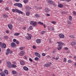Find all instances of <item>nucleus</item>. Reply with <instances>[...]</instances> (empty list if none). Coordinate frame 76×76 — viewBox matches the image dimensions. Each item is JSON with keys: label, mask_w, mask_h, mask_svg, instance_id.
<instances>
[{"label": "nucleus", "mask_w": 76, "mask_h": 76, "mask_svg": "<svg viewBox=\"0 0 76 76\" xmlns=\"http://www.w3.org/2000/svg\"><path fill=\"white\" fill-rule=\"evenodd\" d=\"M35 54L36 57H39V58H40V57H41V55H40V54H39V53L35 52Z\"/></svg>", "instance_id": "0eeeda50"}, {"label": "nucleus", "mask_w": 76, "mask_h": 76, "mask_svg": "<svg viewBox=\"0 0 76 76\" xmlns=\"http://www.w3.org/2000/svg\"><path fill=\"white\" fill-rule=\"evenodd\" d=\"M23 1L25 4H26V3H27L28 2V0H23Z\"/></svg>", "instance_id": "c85d7f7f"}, {"label": "nucleus", "mask_w": 76, "mask_h": 76, "mask_svg": "<svg viewBox=\"0 0 76 76\" xmlns=\"http://www.w3.org/2000/svg\"><path fill=\"white\" fill-rule=\"evenodd\" d=\"M34 59L36 61L39 60V58L37 57H35Z\"/></svg>", "instance_id": "a19ab883"}, {"label": "nucleus", "mask_w": 76, "mask_h": 76, "mask_svg": "<svg viewBox=\"0 0 76 76\" xmlns=\"http://www.w3.org/2000/svg\"><path fill=\"white\" fill-rule=\"evenodd\" d=\"M4 73H5V74H7V75H8V74H9V73H8V72L7 71V70L6 69L5 70Z\"/></svg>", "instance_id": "bb28decb"}, {"label": "nucleus", "mask_w": 76, "mask_h": 76, "mask_svg": "<svg viewBox=\"0 0 76 76\" xmlns=\"http://www.w3.org/2000/svg\"><path fill=\"white\" fill-rule=\"evenodd\" d=\"M66 58H64L63 60V62H66Z\"/></svg>", "instance_id": "de8ad7c7"}, {"label": "nucleus", "mask_w": 76, "mask_h": 76, "mask_svg": "<svg viewBox=\"0 0 76 76\" xmlns=\"http://www.w3.org/2000/svg\"><path fill=\"white\" fill-rule=\"evenodd\" d=\"M9 31L8 30H7L6 31V33H7V34H9Z\"/></svg>", "instance_id": "4d7b16f0"}, {"label": "nucleus", "mask_w": 76, "mask_h": 76, "mask_svg": "<svg viewBox=\"0 0 76 76\" xmlns=\"http://www.w3.org/2000/svg\"><path fill=\"white\" fill-rule=\"evenodd\" d=\"M7 52L6 53V55H8L9 53L10 54H12V53L13 52L12 51L10 50L9 49H8L7 50Z\"/></svg>", "instance_id": "20e7f679"}, {"label": "nucleus", "mask_w": 76, "mask_h": 76, "mask_svg": "<svg viewBox=\"0 0 76 76\" xmlns=\"http://www.w3.org/2000/svg\"><path fill=\"white\" fill-rule=\"evenodd\" d=\"M26 16H29V15H30V12H26Z\"/></svg>", "instance_id": "2f4dec72"}, {"label": "nucleus", "mask_w": 76, "mask_h": 76, "mask_svg": "<svg viewBox=\"0 0 76 76\" xmlns=\"http://www.w3.org/2000/svg\"><path fill=\"white\" fill-rule=\"evenodd\" d=\"M29 60L30 61H31V62H32V61H33V60H32V59L31 58H29Z\"/></svg>", "instance_id": "8fccbe9b"}, {"label": "nucleus", "mask_w": 76, "mask_h": 76, "mask_svg": "<svg viewBox=\"0 0 76 76\" xmlns=\"http://www.w3.org/2000/svg\"><path fill=\"white\" fill-rule=\"evenodd\" d=\"M61 14H62L63 15H64V14H65V12H62Z\"/></svg>", "instance_id": "13d9d810"}, {"label": "nucleus", "mask_w": 76, "mask_h": 76, "mask_svg": "<svg viewBox=\"0 0 76 76\" xmlns=\"http://www.w3.org/2000/svg\"><path fill=\"white\" fill-rule=\"evenodd\" d=\"M70 53V50H68L67 51V53Z\"/></svg>", "instance_id": "680f3d73"}, {"label": "nucleus", "mask_w": 76, "mask_h": 76, "mask_svg": "<svg viewBox=\"0 0 76 76\" xmlns=\"http://www.w3.org/2000/svg\"><path fill=\"white\" fill-rule=\"evenodd\" d=\"M72 62V61L70 60H69L68 61V62L69 63H71Z\"/></svg>", "instance_id": "a18cd8bd"}, {"label": "nucleus", "mask_w": 76, "mask_h": 76, "mask_svg": "<svg viewBox=\"0 0 76 76\" xmlns=\"http://www.w3.org/2000/svg\"><path fill=\"white\" fill-rule=\"evenodd\" d=\"M3 46V43L0 42V47L2 48V46Z\"/></svg>", "instance_id": "37998d69"}, {"label": "nucleus", "mask_w": 76, "mask_h": 76, "mask_svg": "<svg viewBox=\"0 0 76 76\" xmlns=\"http://www.w3.org/2000/svg\"><path fill=\"white\" fill-rule=\"evenodd\" d=\"M44 67H50V65L49 64H46L44 65Z\"/></svg>", "instance_id": "f3484780"}, {"label": "nucleus", "mask_w": 76, "mask_h": 76, "mask_svg": "<svg viewBox=\"0 0 76 76\" xmlns=\"http://www.w3.org/2000/svg\"><path fill=\"white\" fill-rule=\"evenodd\" d=\"M20 64L21 65H25V62H24V61H20Z\"/></svg>", "instance_id": "412c9836"}, {"label": "nucleus", "mask_w": 76, "mask_h": 76, "mask_svg": "<svg viewBox=\"0 0 76 76\" xmlns=\"http://www.w3.org/2000/svg\"><path fill=\"white\" fill-rule=\"evenodd\" d=\"M8 26L9 28V29H12V28H13V26L11 24L8 25Z\"/></svg>", "instance_id": "4468645a"}, {"label": "nucleus", "mask_w": 76, "mask_h": 76, "mask_svg": "<svg viewBox=\"0 0 76 76\" xmlns=\"http://www.w3.org/2000/svg\"><path fill=\"white\" fill-rule=\"evenodd\" d=\"M26 9H29V10H30V9H31V8L29 7H26Z\"/></svg>", "instance_id": "ea45409f"}, {"label": "nucleus", "mask_w": 76, "mask_h": 76, "mask_svg": "<svg viewBox=\"0 0 76 76\" xmlns=\"http://www.w3.org/2000/svg\"><path fill=\"white\" fill-rule=\"evenodd\" d=\"M49 41L50 42V43L51 42V39H49Z\"/></svg>", "instance_id": "052dcab7"}, {"label": "nucleus", "mask_w": 76, "mask_h": 76, "mask_svg": "<svg viewBox=\"0 0 76 76\" xmlns=\"http://www.w3.org/2000/svg\"><path fill=\"white\" fill-rule=\"evenodd\" d=\"M42 55L43 56H45V53H43L42 54Z\"/></svg>", "instance_id": "5fc2aeb1"}, {"label": "nucleus", "mask_w": 76, "mask_h": 76, "mask_svg": "<svg viewBox=\"0 0 76 76\" xmlns=\"http://www.w3.org/2000/svg\"><path fill=\"white\" fill-rule=\"evenodd\" d=\"M45 32H46V31H42V32H41V34H42V35H44V33Z\"/></svg>", "instance_id": "72a5a7b5"}, {"label": "nucleus", "mask_w": 76, "mask_h": 76, "mask_svg": "<svg viewBox=\"0 0 76 76\" xmlns=\"http://www.w3.org/2000/svg\"><path fill=\"white\" fill-rule=\"evenodd\" d=\"M52 58L53 59H54L55 60H58V58H55V57H52Z\"/></svg>", "instance_id": "49530a36"}, {"label": "nucleus", "mask_w": 76, "mask_h": 76, "mask_svg": "<svg viewBox=\"0 0 76 76\" xmlns=\"http://www.w3.org/2000/svg\"><path fill=\"white\" fill-rule=\"evenodd\" d=\"M27 35H28V36L26 37V38L27 39L29 40V39H31V38H32V35L31 34H29L28 33H27Z\"/></svg>", "instance_id": "7ed1b4c3"}, {"label": "nucleus", "mask_w": 76, "mask_h": 76, "mask_svg": "<svg viewBox=\"0 0 76 76\" xmlns=\"http://www.w3.org/2000/svg\"><path fill=\"white\" fill-rule=\"evenodd\" d=\"M11 47H15L16 46V44L14 42H12L11 44Z\"/></svg>", "instance_id": "dca6fc26"}, {"label": "nucleus", "mask_w": 76, "mask_h": 76, "mask_svg": "<svg viewBox=\"0 0 76 76\" xmlns=\"http://www.w3.org/2000/svg\"><path fill=\"white\" fill-rule=\"evenodd\" d=\"M73 12L74 15H76V12H75V11H73Z\"/></svg>", "instance_id": "864d4df0"}, {"label": "nucleus", "mask_w": 76, "mask_h": 76, "mask_svg": "<svg viewBox=\"0 0 76 76\" xmlns=\"http://www.w3.org/2000/svg\"><path fill=\"white\" fill-rule=\"evenodd\" d=\"M51 23H52V24H55L56 23V22L55 21H53L51 22Z\"/></svg>", "instance_id": "58836bf2"}, {"label": "nucleus", "mask_w": 76, "mask_h": 76, "mask_svg": "<svg viewBox=\"0 0 76 76\" xmlns=\"http://www.w3.org/2000/svg\"><path fill=\"white\" fill-rule=\"evenodd\" d=\"M18 4H19V3H16L15 4H14V6L18 7Z\"/></svg>", "instance_id": "e433bc0d"}, {"label": "nucleus", "mask_w": 76, "mask_h": 76, "mask_svg": "<svg viewBox=\"0 0 76 76\" xmlns=\"http://www.w3.org/2000/svg\"><path fill=\"white\" fill-rule=\"evenodd\" d=\"M34 7L36 9H41V8H39L38 7L36 6H34Z\"/></svg>", "instance_id": "f704fd0d"}, {"label": "nucleus", "mask_w": 76, "mask_h": 76, "mask_svg": "<svg viewBox=\"0 0 76 76\" xmlns=\"http://www.w3.org/2000/svg\"><path fill=\"white\" fill-rule=\"evenodd\" d=\"M0 75L1 76H5V74L4 73L2 72L1 73H0Z\"/></svg>", "instance_id": "a878e982"}, {"label": "nucleus", "mask_w": 76, "mask_h": 76, "mask_svg": "<svg viewBox=\"0 0 76 76\" xmlns=\"http://www.w3.org/2000/svg\"><path fill=\"white\" fill-rule=\"evenodd\" d=\"M58 7L60 8H62L63 7V5L62 4H59L58 5Z\"/></svg>", "instance_id": "6ab92c4d"}, {"label": "nucleus", "mask_w": 76, "mask_h": 76, "mask_svg": "<svg viewBox=\"0 0 76 76\" xmlns=\"http://www.w3.org/2000/svg\"><path fill=\"white\" fill-rule=\"evenodd\" d=\"M29 29H30V30H32V29H33V27H32V26H30L29 27Z\"/></svg>", "instance_id": "4c0bfd02"}, {"label": "nucleus", "mask_w": 76, "mask_h": 76, "mask_svg": "<svg viewBox=\"0 0 76 76\" xmlns=\"http://www.w3.org/2000/svg\"><path fill=\"white\" fill-rule=\"evenodd\" d=\"M35 16L36 18H39V15L37 14H36L35 15Z\"/></svg>", "instance_id": "cd10ccee"}, {"label": "nucleus", "mask_w": 76, "mask_h": 76, "mask_svg": "<svg viewBox=\"0 0 76 76\" xmlns=\"http://www.w3.org/2000/svg\"><path fill=\"white\" fill-rule=\"evenodd\" d=\"M12 11L13 12H15L18 13H19V14H22V15L23 14V12L17 9H13L12 10Z\"/></svg>", "instance_id": "f03ea898"}, {"label": "nucleus", "mask_w": 76, "mask_h": 76, "mask_svg": "<svg viewBox=\"0 0 76 76\" xmlns=\"http://www.w3.org/2000/svg\"><path fill=\"white\" fill-rule=\"evenodd\" d=\"M15 1L17 2H18L20 1V0H15Z\"/></svg>", "instance_id": "0e129e2a"}, {"label": "nucleus", "mask_w": 76, "mask_h": 76, "mask_svg": "<svg viewBox=\"0 0 76 76\" xmlns=\"http://www.w3.org/2000/svg\"><path fill=\"white\" fill-rule=\"evenodd\" d=\"M12 67H13V68H16V67H17V66H16V65H15L14 64H12Z\"/></svg>", "instance_id": "4be33fe9"}, {"label": "nucleus", "mask_w": 76, "mask_h": 76, "mask_svg": "<svg viewBox=\"0 0 76 76\" xmlns=\"http://www.w3.org/2000/svg\"><path fill=\"white\" fill-rule=\"evenodd\" d=\"M46 15L47 16H50V15L48 14H46Z\"/></svg>", "instance_id": "e2e57ef3"}, {"label": "nucleus", "mask_w": 76, "mask_h": 76, "mask_svg": "<svg viewBox=\"0 0 76 76\" xmlns=\"http://www.w3.org/2000/svg\"><path fill=\"white\" fill-rule=\"evenodd\" d=\"M57 43L58 44V47H59L58 48V50H61V49H62L63 45H64V43L60 42H57Z\"/></svg>", "instance_id": "f257e3e1"}, {"label": "nucleus", "mask_w": 76, "mask_h": 76, "mask_svg": "<svg viewBox=\"0 0 76 76\" xmlns=\"http://www.w3.org/2000/svg\"><path fill=\"white\" fill-rule=\"evenodd\" d=\"M16 43L17 44H19V42L18 40L16 41Z\"/></svg>", "instance_id": "09e8293b"}, {"label": "nucleus", "mask_w": 76, "mask_h": 76, "mask_svg": "<svg viewBox=\"0 0 76 76\" xmlns=\"http://www.w3.org/2000/svg\"><path fill=\"white\" fill-rule=\"evenodd\" d=\"M76 41L72 42L71 43V45L72 46H75V45H76Z\"/></svg>", "instance_id": "6e6552de"}, {"label": "nucleus", "mask_w": 76, "mask_h": 76, "mask_svg": "<svg viewBox=\"0 0 76 76\" xmlns=\"http://www.w3.org/2000/svg\"><path fill=\"white\" fill-rule=\"evenodd\" d=\"M23 69L25 71H28L29 70V69L26 66H24L23 67Z\"/></svg>", "instance_id": "9d476101"}, {"label": "nucleus", "mask_w": 76, "mask_h": 76, "mask_svg": "<svg viewBox=\"0 0 76 76\" xmlns=\"http://www.w3.org/2000/svg\"><path fill=\"white\" fill-rule=\"evenodd\" d=\"M67 23L69 24V25H71L72 24V23L70 22V21L69 20H68L67 21Z\"/></svg>", "instance_id": "7c9ffc66"}, {"label": "nucleus", "mask_w": 76, "mask_h": 76, "mask_svg": "<svg viewBox=\"0 0 76 76\" xmlns=\"http://www.w3.org/2000/svg\"><path fill=\"white\" fill-rule=\"evenodd\" d=\"M8 17V16L7 15L4 14L3 15V18H7Z\"/></svg>", "instance_id": "393cba45"}, {"label": "nucleus", "mask_w": 76, "mask_h": 76, "mask_svg": "<svg viewBox=\"0 0 76 76\" xmlns=\"http://www.w3.org/2000/svg\"><path fill=\"white\" fill-rule=\"evenodd\" d=\"M22 4H21L20 3H18V7H22Z\"/></svg>", "instance_id": "a211bd4d"}, {"label": "nucleus", "mask_w": 76, "mask_h": 76, "mask_svg": "<svg viewBox=\"0 0 76 76\" xmlns=\"http://www.w3.org/2000/svg\"><path fill=\"white\" fill-rule=\"evenodd\" d=\"M51 29L53 30V31H54V27H52Z\"/></svg>", "instance_id": "69168bd1"}, {"label": "nucleus", "mask_w": 76, "mask_h": 76, "mask_svg": "<svg viewBox=\"0 0 76 76\" xmlns=\"http://www.w3.org/2000/svg\"><path fill=\"white\" fill-rule=\"evenodd\" d=\"M50 11V9L48 8H46L45 9V12H47V13L48 12H49Z\"/></svg>", "instance_id": "2eb2a0df"}, {"label": "nucleus", "mask_w": 76, "mask_h": 76, "mask_svg": "<svg viewBox=\"0 0 76 76\" xmlns=\"http://www.w3.org/2000/svg\"><path fill=\"white\" fill-rule=\"evenodd\" d=\"M5 10H9V9L7 8V7H6L5 8Z\"/></svg>", "instance_id": "6e6d98bb"}, {"label": "nucleus", "mask_w": 76, "mask_h": 76, "mask_svg": "<svg viewBox=\"0 0 76 76\" xmlns=\"http://www.w3.org/2000/svg\"><path fill=\"white\" fill-rule=\"evenodd\" d=\"M36 42L37 44H39L41 42V39H37L36 40Z\"/></svg>", "instance_id": "9b49d317"}, {"label": "nucleus", "mask_w": 76, "mask_h": 76, "mask_svg": "<svg viewBox=\"0 0 76 76\" xmlns=\"http://www.w3.org/2000/svg\"><path fill=\"white\" fill-rule=\"evenodd\" d=\"M25 48V47H20L19 48V49L20 50H23V49H24Z\"/></svg>", "instance_id": "aec40b11"}, {"label": "nucleus", "mask_w": 76, "mask_h": 76, "mask_svg": "<svg viewBox=\"0 0 76 76\" xmlns=\"http://www.w3.org/2000/svg\"><path fill=\"white\" fill-rule=\"evenodd\" d=\"M38 24H40V25H43V24H44L43 23L41 22L40 21L38 22Z\"/></svg>", "instance_id": "473e14b6"}, {"label": "nucleus", "mask_w": 76, "mask_h": 76, "mask_svg": "<svg viewBox=\"0 0 76 76\" xmlns=\"http://www.w3.org/2000/svg\"><path fill=\"white\" fill-rule=\"evenodd\" d=\"M33 48L34 49H35V48H36L37 47H36V46H35L34 45L33 46Z\"/></svg>", "instance_id": "3c124183"}, {"label": "nucleus", "mask_w": 76, "mask_h": 76, "mask_svg": "<svg viewBox=\"0 0 76 76\" xmlns=\"http://www.w3.org/2000/svg\"><path fill=\"white\" fill-rule=\"evenodd\" d=\"M6 45L5 44H2V48L3 47L4 48H6Z\"/></svg>", "instance_id": "5701e85b"}, {"label": "nucleus", "mask_w": 76, "mask_h": 76, "mask_svg": "<svg viewBox=\"0 0 76 76\" xmlns=\"http://www.w3.org/2000/svg\"><path fill=\"white\" fill-rule=\"evenodd\" d=\"M12 73L13 75H15L16 72V71H12Z\"/></svg>", "instance_id": "79ce46f5"}, {"label": "nucleus", "mask_w": 76, "mask_h": 76, "mask_svg": "<svg viewBox=\"0 0 76 76\" xmlns=\"http://www.w3.org/2000/svg\"><path fill=\"white\" fill-rule=\"evenodd\" d=\"M20 34L19 33H15L14 34V36H18Z\"/></svg>", "instance_id": "b1692460"}, {"label": "nucleus", "mask_w": 76, "mask_h": 76, "mask_svg": "<svg viewBox=\"0 0 76 76\" xmlns=\"http://www.w3.org/2000/svg\"><path fill=\"white\" fill-rule=\"evenodd\" d=\"M26 29V27H23V29H24V30H25V29Z\"/></svg>", "instance_id": "603ef678"}, {"label": "nucleus", "mask_w": 76, "mask_h": 76, "mask_svg": "<svg viewBox=\"0 0 76 76\" xmlns=\"http://www.w3.org/2000/svg\"><path fill=\"white\" fill-rule=\"evenodd\" d=\"M11 66H12V64L9 61H8L7 62V67L8 68H10L11 67Z\"/></svg>", "instance_id": "1a4fd4ad"}, {"label": "nucleus", "mask_w": 76, "mask_h": 76, "mask_svg": "<svg viewBox=\"0 0 76 76\" xmlns=\"http://www.w3.org/2000/svg\"><path fill=\"white\" fill-rule=\"evenodd\" d=\"M74 59L76 60V56H74Z\"/></svg>", "instance_id": "774afa93"}, {"label": "nucleus", "mask_w": 76, "mask_h": 76, "mask_svg": "<svg viewBox=\"0 0 76 76\" xmlns=\"http://www.w3.org/2000/svg\"><path fill=\"white\" fill-rule=\"evenodd\" d=\"M13 42H16V39H14L13 40Z\"/></svg>", "instance_id": "bf43d9fd"}, {"label": "nucleus", "mask_w": 76, "mask_h": 76, "mask_svg": "<svg viewBox=\"0 0 76 76\" xmlns=\"http://www.w3.org/2000/svg\"><path fill=\"white\" fill-rule=\"evenodd\" d=\"M4 39H8V38H9V37L7 36H5L4 37Z\"/></svg>", "instance_id": "c9c22d12"}, {"label": "nucleus", "mask_w": 76, "mask_h": 76, "mask_svg": "<svg viewBox=\"0 0 76 76\" xmlns=\"http://www.w3.org/2000/svg\"><path fill=\"white\" fill-rule=\"evenodd\" d=\"M37 23L36 22H35L33 23L32 24V26H33V27H35V26H37Z\"/></svg>", "instance_id": "f8f14e48"}, {"label": "nucleus", "mask_w": 76, "mask_h": 76, "mask_svg": "<svg viewBox=\"0 0 76 76\" xmlns=\"http://www.w3.org/2000/svg\"><path fill=\"white\" fill-rule=\"evenodd\" d=\"M47 2H48V3L50 4H53V1L50 0H48Z\"/></svg>", "instance_id": "ddd939ff"}, {"label": "nucleus", "mask_w": 76, "mask_h": 76, "mask_svg": "<svg viewBox=\"0 0 76 76\" xmlns=\"http://www.w3.org/2000/svg\"><path fill=\"white\" fill-rule=\"evenodd\" d=\"M69 37H70V38H75V37H74L73 35H70L69 36Z\"/></svg>", "instance_id": "c03bdc74"}, {"label": "nucleus", "mask_w": 76, "mask_h": 76, "mask_svg": "<svg viewBox=\"0 0 76 76\" xmlns=\"http://www.w3.org/2000/svg\"><path fill=\"white\" fill-rule=\"evenodd\" d=\"M47 58H50V56L48 55L47 56Z\"/></svg>", "instance_id": "338daca9"}, {"label": "nucleus", "mask_w": 76, "mask_h": 76, "mask_svg": "<svg viewBox=\"0 0 76 76\" xmlns=\"http://www.w3.org/2000/svg\"><path fill=\"white\" fill-rule=\"evenodd\" d=\"M59 37L60 38H64V35L62 34H59Z\"/></svg>", "instance_id": "39448f33"}, {"label": "nucleus", "mask_w": 76, "mask_h": 76, "mask_svg": "<svg viewBox=\"0 0 76 76\" xmlns=\"http://www.w3.org/2000/svg\"><path fill=\"white\" fill-rule=\"evenodd\" d=\"M69 20H72V16L69 15Z\"/></svg>", "instance_id": "c756f323"}, {"label": "nucleus", "mask_w": 76, "mask_h": 76, "mask_svg": "<svg viewBox=\"0 0 76 76\" xmlns=\"http://www.w3.org/2000/svg\"><path fill=\"white\" fill-rule=\"evenodd\" d=\"M25 54V52L23 51H22L20 52V53H19V55L20 56H23V55Z\"/></svg>", "instance_id": "423d86ee"}]
</instances>
